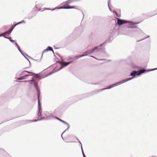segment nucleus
<instances>
[{
  "label": "nucleus",
  "mask_w": 157,
  "mask_h": 157,
  "mask_svg": "<svg viewBox=\"0 0 157 157\" xmlns=\"http://www.w3.org/2000/svg\"><path fill=\"white\" fill-rule=\"evenodd\" d=\"M29 83V84H31L33 83V85L35 88L36 90L37 91V95L38 98V112L37 114L38 118H39V117H40L41 115L42 110L41 108V105L40 103V101L39 98L40 95V91L38 86V82L35 81L34 80V78L33 77L30 80L28 81Z\"/></svg>",
  "instance_id": "obj_1"
},
{
  "label": "nucleus",
  "mask_w": 157,
  "mask_h": 157,
  "mask_svg": "<svg viewBox=\"0 0 157 157\" xmlns=\"http://www.w3.org/2000/svg\"><path fill=\"white\" fill-rule=\"evenodd\" d=\"M146 71V69L143 68L139 70L136 71H133L130 74V75L132 77V78L135 77L136 76H139L141 74L144 73Z\"/></svg>",
  "instance_id": "obj_2"
},
{
  "label": "nucleus",
  "mask_w": 157,
  "mask_h": 157,
  "mask_svg": "<svg viewBox=\"0 0 157 157\" xmlns=\"http://www.w3.org/2000/svg\"><path fill=\"white\" fill-rule=\"evenodd\" d=\"M105 42L100 44V45L99 46H96L94 47L91 50L87 51L88 54H91L94 52L100 51V50L101 49L100 47L103 45L105 44Z\"/></svg>",
  "instance_id": "obj_3"
},
{
  "label": "nucleus",
  "mask_w": 157,
  "mask_h": 157,
  "mask_svg": "<svg viewBox=\"0 0 157 157\" xmlns=\"http://www.w3.org/2000/svg\"><path fill=\"white\" fill-rule=\"evenodd\" d=\"M132 78H128L125 79H124V80H122V81H120L118 82H117L116 83H115L113 84H112V86H113V87L114 86H115L117 85L123 83L125 82L128 81L130 80H132Z\"/></svg>",
  "instance_id": "obj_4"
},
{
  "label": "nucleus",
  "mask_w": 157,
  "mask_h": 157,
  "mask_svg": "<svg viewBox=\"0 0 157 157\" xmlns=\"http://www.w3.org/2000/svg\"><path fill=\"white\" fill-rule=\"evenodd\" d=\"M127 23H129L128 25H126L127 28L130 29H136L137 27L135 25L137 24V23H135L133 22H131L128 21Z\"/></svg>",
  "instance_id": "obj_5"
},
{
  "label": "nucleus",
  "mask_w": 157,
  "mask_h": 157,
  "mask_svg": "<svg viewBox=\"0 0 157 157\" xmlns=\"http://www.w3.org/2000/svg\"><path fill=\"white\" fill-rule=\"evenodd\" d=\"M117 24L119 25L120 26L124 24L127 23L128 21L124 20L122 19L119 18H117Z\"/></svg>",
  "instance_id": "obj_6"
},
{
  "label": "nucleus",
  "mask_w": 157,
  "mask_h": 157,
  "mask_svg": "<svg viewBox=\"0 0 157 157\" xmlns=\"http://www.w3.org/2000/svg\"><path fill=\"white\" fill-rule=\"evenodd\" d=\"M78 0H67L65 2V3L64 5L62 6L64 7H67L68 6H69L68 5V4L72 3L74 2L78 1Z\"/></svg>",
  "instance_id": "obj_7"
},
{
  "label": "nucleus",
  "mask_w": 157,
  "mask_h": 157,
  "mask_svg": "<svg viewBox=\"0 0 157 157\" xmlns=\"http://www.w3.org/2000/svg\"><path fill=\"white\" fill-rule=\"evenodd\" d=\"M56 119L57 120H58L59 121H60L61 122H62V123H63L67 125V128L63 132V133H64L65 132V131H66L69 128V124L67 123V122H65V121L57 117H56Z\"/></svg>",
  "instance_id": "obj_8"
},
{
  "label": "nucleus",
  "mask_w": 157,
  "mask_h": 157,
  "mask_svg": "<svg viewBox=\"0 0 157 157\" xmlns=\"http://www.w3.org/2000/svg\"><path fill=\"white\" fill-rule=\"evenodd\" d=\"M52 51V52L53 53H54V51H53L52 48V47H51L50 46H48L46 49L44 50L43 52H42V54L41 57H42L43 54L44 52H47V51Z\"/></svg>",
  "instance_id": "obj_9"
},
{
  "label": "nucleus",
  "mask_w": 157,
  "mask_h": 157,
  "mask_svg": "<svg viewBox=\"0 0 157 157\" xmlns=\"http://www.w3.org/2000/svg\"><path fill=\"white\" fill-rule=\"evenodd\" d=\"M75 6H68L67 7L62 6L60 7L59 8H57V9H75Z\"/></svg>",
  "instance_id": "obj_10"
},
{
  "label": "nucleus",
  "mask_w": 157,
  "mask_h": 157,
  "mask_svg": "<svg viewBox=\"0 0 157 157\" xmlns=\"http://www.w3.org/2000/svg\"><path fill=\"white\" fill-rule=\"evenodd\" d=\"M0 153L2 154L5 156L10 157L9 155L3 149L0 148Z\"/></svg>",
  "instance_id": "obj_11"
},
{
  "label": "nucleus",
  "mask_w": 157,
  "mask_h": 157,
  "mask_svg": "<svg viewBox=\"0 0 157 157\" xmlns=\"http://www.w3.org/2000/svg\"><path fill=\"white\" fill-rule=\"evenodd\" d=\"M28 75V74L26 75H25L23 76L21 78H17V79L18 80H22L23 79H25L26 78V77L30 75Z\"/></svg>",
  "instance_id": "obj_12"
},
{
  "label": "nucleus",
  "mask_w": 157,
  "mask_h": 157,
  "mask_svg": "<svg viewBox=\"0 0 157 157\" xmlns=\"http://www.w3.org/2000/svg\"><path fill=\"white\" fill-rule=\"evenodd\" d=\"M24 72H27L29 74H30L29 75H34L35 74L34 73H33V72H29V71H25V70H24V71H23L21 73L20 76H21V75H24Z\"/></svg>",
  "instance_id": "obj_13"
},
{
  "label": "nucleus",
  "mask_w": 157,
  "mask_h": 157,
  "mask_svg": "<svg viewBox=\"0 0 157 157\" xmlns=\"http://www.w3.org/2000/svg\"><path fill=\"white\" fill-rule=\"evenodd\" d=\"M10 30V28L8 30L4 32V35H7V34L10 35L12 31V30Z\"/></svg>",
  "instance_id": "obj_14"
},
{
  "label": "nucleus",
  "mask_w": 157,
  "mask_h": 157,
  "mask_svg": "<svg viewBox=\"0 0 157 157\" xmlns=\"http://www.w3.org/2000/svg\"><path fill=\"white\" fill-rule=\"evenodd\" d=\"M43 119V118H40L38 120H28L27 121V123H29L31 122H36L38 121L41 120Z\"/></svg>",
  "instance_id": "obj_15"
},
{
  "label": "nucleus",
  "mask_w": 157,
  "mask_h": 157,
  "mask_svg": "<svg viewBox=\"0 0 157 157\" xmlns=\"http://www.w3.org/2000/svg\"><path fill=\"white\" fill-rule=\"evenodd\" d=\"M15 45L17 46V48L18 49V51H19V52L21 53L22 54V55H23V52H22V51H21V50L20 49V47L17 44V43H15Z\"/></svg>",
  "instance_id": "obj_16"
},
{
  "label": "nucleus",
  "mask_w": 157,
  "mask_h": 157,
  "mask_svg": "<svg viewBox=\"0 0 157 157\" xmlns=\"http://www.w3.org/2000/svg\"><path fill=\"white\" fill-rule=\"evenodd\" d=\"M5 38L6 39H7L9 40L11 42H15V40H12L11 37L10 36H9V37H7L6 36H5Z\"/></svg>",
  "instance_id": "obj_17"
},
{
  "label": "nucleus",
  "mask_w": 157,
  "mask_h": 157,
  "mask_svg": "<svg viewBox=\"0 0 157 157\" xmlns=\"http://www.w3.org/2000/svg\"><path fill=\"white\" fill-rule=\"evenodd\" d=\"M72 62V61H70L68 62H65L64 63V67H65L71 64Z\"/></svg>",
  "instance_id": "obj_18"
},
{
  "label": "nucleus",
  "mask_w": 157,
  "mask_h": 157,
  "mask_svg": "<svg viewBox=\"0 0 157 157\" xmlns=\"http://www.w3.org/2000/svg\"><path fill=\"white\" fill-rule=\"evenodd\" d=\"M17 24H14L13 25H12V26H11V27L10 28V30H12L13 31V29L16 26H17Z\"/></svg>",
  "instance_id": "obj_19"
},
{
  "label": "nucleus",
  "mask_w": 157,
  "mask_h": 157,
  "mask_svg": "<svg viewBox=\"0 0 157 157\" xmlns=\"http://www.w3.org/2000/svg\"><path fill=\"white\" fill-rule=\"evenodd\" d=\"M112 87H113L112 86V85H110L107 88H104V89H102L101 90H105L107 89H111V88H112Z\"/></svg>",
  "instance_id": "obj_20"
},
{
  "label": "nucleus",
  "mask_w": 157,
  "mask_h": 157,
  "mask_svg": "<svg viewBox=\"0 0 157 157\" xmlns=\"http://www.w3.org/2000/svg\"><path fill=\"white\" fill-rule=\"evenodd\" d=\"M25 23V20H22V21H20V22H17V25H18L20 24H21V23Z\"/></svg>",
  "instance_id": "obj_21"
},
{
  "label": "nucleus",
  "mask_w": 157,
  "mask_h": 157,
  "mask_svg": "<svg viewBox=\"0 0 157 157\" xmlns=\"http://www.w3.org/2000/svg\"><path fill=\"white\" fill-rule=\"evenodd\" d=\"M113 13H115L116 14V16L117 17H120V15H118L117 13V12L115 10H113Z\"/></svg>",
  "instance_id": "obj_22"
},
{
  "label": "nucleus",
  "mask_w": 157,
  "mask_h": 157,
  "mask_svg": "<svg viewBox=\"0 0 157 157\" xmlns=\"http://www.w3.org/2000/svg\"><path fill=\"white\" fill-rule=\"evenodd\" d=\"M81 151H82V155L83 156V157H86L84 153V152H83V149H82H82H81Z\"/></svg>",
  "instance_id": "obj_23"
},
{
  "label": "nucleus",
  "mask_w": 157,
  "mask_h": 157,
  "mask_svg": "<svg viewBox=\"0 0 157 157\" xmlns=\"http://www.w3.org/2000/svg\"><path fill=\"white\" fill-rule=\"evenodd\" d=\"M25 57V58L29 61V64L30 65L31 64V63H30V62L29 61V59L26 57L25 55H24V54H23V55H22Z\"/></svg>",
  "instance_id": "obj_24"
},
{
  "label": "nucleus",
  "mask_w": 157,
  "mask_h": 157,
  "mask_svg": "<svg viewBox=\"0 0 157 157\" xmlns=\"http://www.w3.org/2000/svg\"><path fill=\"white\" fill-rule=\"evenodd\" d=\"M88 55V54L87 51H85L84 52V54H83V55H84V56H87V55Z\"/></svg>",
  "instance_id": "obj_25"
},
{
  "label": "nucleus",
  "mask_w": 157,
  "mask_h": 157,
  "mask_svg": "<svg viewBox=\"0 0 157 157\" xmlns=\"http://www.w3.org/2000/svg\"><path fill=\"white\" fill-rule=\"evenodd\" d=\"M75 138L77 139L78 141L79 142V143H80V146H81V149H82V144L81 142H80V141L76 137Z\"/></svg>",
  "instance_id": "obj_26"
},
{
  "label": "nucleus",
  "mask_w": 157,
  "mask_h": 157,
  "mask_svg": "<svg viewBox=\"0 0 157 157\" xmlns=\"http://www.w3.org/2000/svg\"><path fill=\"white\" fill-rule=\"evenodd\" d=\"M147 38V36H146L144 38L141 39V40H137V42H139V41H140L141 40H143L144 39H146Z\"/></svg>",
  "instance_id": "obj_27"
},
{
  "label": "nucleus",
  "mask_w": 157,
  "mask_h": 157,
  "mask_svg": "<svg viewBox=\"0 0 157 157\" xmlns=\"http://www.w3.org/2000/svg\"><path fill=\"white\" fill-rule=\"evenodd\" d=\"M4 35V33H0V36H3L5 38V36H6L4 35Z\"/></svg>",
  "instance_id": "obj_28"
},
{
  "label": "nucleus",
  "mask_w": 157,
  "mask_h": 157,
  "mask_svg": "<svg viewBox=\"0 0 157 157\" xmlns=\"http://www.w3.org/2000/svg\"><path fill=\"white\" fill-rule=\"evenodd\" d=\"M80 29H81L82 28H81V27H78L77 28H76L75 29V30L76 31H77L78 30H79Z\"/></svg>",
  "instance_id": "obj_29"
},
{
  "label": "nucleus",
  "mask_w": 157,
  "mask_h": 157,
  "mask_svg": "<svg viewBox=\"0 0 157 157\" xmlns=\"http://www.w3.org/2000/svg\"><path fill=\"white\" fill-rule=\"evenodd\" d=\"M28 82V81H19V82Z\"/></svg>",
  "instance_id": "obj_30"
},
{
  "label": "nucleus",
  "mask_w": 157,
  "mask_h": 157,
  "mask_svg": "<svg viewBox=\"0 0 157 157\" xmlns=\"http://www.w3.org/2000/svg\"><path fill=\"white\" fill-rule=\"evenodd\" d=\"M34 78H38V79H40V76H35L34 77Z\"/></svg>",
  "instance_id": "obj_31"
},
{
  "label": "nucleus",
  "mask_w": 157,
  "mask_h": 157,
  "mask_svg": "<svg viewBox=\"0 0 157 157\" xmlns=\"http://www.w3.org/2000/svg\"><path fill=\"white\" fill-rule=\"evenodd\" d=\"M33 16H32V17H30V16H29L28 17V18L30 20L31 19H32L33 18Z\"/></svg>",
  "instance_id": "obj_32"
},
{
  "label": "nucleus",
  "mask_w": 157,
  "mask_h": 157,
  "mask_svg": "<svg viewBox=\"0 0 157 157\" xmlns=\"http://www.w3.org/2000/svg\"><path fill=\"white\" fill-rule=\"evenodd\" d=\"M63 67H64V66H61L60 67L58 70V71L60 70L61 69H62Z\"/></svg>",
  "instance_id": "obj_33"
},
{
  "label": "nucleus",
  "mask_w": 157,
  "mask_h": 157,
  "mask_svg": "<svg viewBox=\"0 0 157 157\" xmlns=\"http://www.w3.org/2000/svg\"><path fill=\"white\" fill-rule=\"evenodd\" d=\"M110 3H111V0H108V3L109 5L110 4Z\"/></svg>",
  "instance_id": "obj_34"
},
{
  "label": "nucleus",
  "mask_w": 157,
  "mask_h": 157,
  "mask_svg": "<svg viewBox=\"0 0 157 157\" xmlns=\"http://www.w3.org/2000/svg\"><path fill=\"white\" fill-rule=\"evenodd\" d=\"M75 59H78V58H79L78 56H75Z\"/></svg>",
  "instance_id": "obj_35"
},
{
  "label": "nucleus",
  "mask_w": 157,
  "mask_h": 157,
  "mask_svg": "<svg viewBox=\"0 0 157 157\" xmlns=\"http://www.w3.org/2000/svg\"><path fill=\"white\" fill-rule=\"evenodd\" d=\"M79 56V58H81V57H82L84 56V55H83H83H82L79 56Z\"/></svg>",
  "instance_id": "obj_36"
},
{
  "label": "nucleus",
  "mask_w": 157,
  "mask_h": 157,
  "mask_svg": "<svg viewBox=\"0 0 157 157\" xmlns=\"http://www.w3.org/2000/svg\"><path fill=\"white\" fill-rule=\"evenodd\" d=\"M109 5L108 4V7H109V10H110V11H112V10H111V9L110 8V7L109 6Z\"/></svg>",
  "instance_id": "obj_37"
},
{
  "label": "nucleus",
  "mask_w": 157,
  "mask_h": 157,
  "mask_svg": "<svg viewBox=\"0 0 157 157\" xmlns=\"http://www.w3.org/2000/svg\"><path fill=\"white\" fill-rule=\"evenodd\" d=\"M90 57H92L96 59H97L96 58H95L94 56H90Z\"/></svg>",
  "instance_id": "obj_38"
},
{
  "label": "nucleus",
  "mask_w": 157,
  "mask_h": 157,
  "mask_svg": "<svg viewBox=\"0 0 157 157\" xmlns=\"http://www.w3.org/2000/svg\"><path fill=\"white\" fill-rule=\"evenodd\" d=\"M155 69H152V70H148L147 71L148 72V71H152V70H155Z\"/></svg>",
  "instance_id": "obj_39"
},
{
  "label": "nucleus",
  "mask_w": 157,
  "mask_h": 157,
  "mask_svg": "<svg viewBox=\"0 0 157 157\" xmlns=\"http://www.w3.org/2000/svg\"><path fill=\"white\" fill-rule=\"evenodd\" d=\"M57 8H55V9H52V10L51 9L50 10H52V11H53V10H55V9H57Z\"/></svg>",
  "instance_id": "obj_40"
},
{
  "label": "nucleus",
  "mask_w": 157,
  "mask_h": 157,
  "mask_svg": "<svg viewBox=\"0 0 157 157\" xmlns=\"http://www.w3.org/2000/svg\"><path fill=\"white\" fill-rule=\"evenodd\" d=\"M63 133H62V134H61V137H62V139L63 140V137L62 134H63Z\"/></svg>",
  "instance_id": "obj_41"
},
{
  "label": "nucleus",
  "mask_w": 157,
  "mask_h": 157,
  "mask_svg": "<svg viewBox=\"0 0 157 157\" xmlns=\"http://www.w3.org/2000/svg\"><path fill=\"white\" fill-rule=\"evenodd\" d=\"M25 56H28L29 58H31L29 56H28L26 54V53L25 54Z\"/></svg>",
  "instance_id": "obj_42"
},
{
  "label": "nucleus",
  "mask_w": 157,
  "mask_h": 157,
  "mask_svg": "<svg viewBox=\"0 0 157 157\" xmlns=\"http://www.w3.org/2000/svg\"><path fill=\"white\" fill-rule=\"evenodd\" d=\"M31 59H32L33 60H35V61H37V60H36V59H32V58H31Z\"/></svg>",
  "instance_id": "obj_43"
},
{
  "label": "nucleus",
  "mask_w": 157,
  "mask_h": 157,
  "mask_svg": "<svg viewBox=\"0 0 157 157\" xmlns=\"http://www.w3.org/2000/svg\"><path fill=\"white\" fill-rule=\"evenodd\" d=\"M82 14H83V17H84V13H83V12H82Z\"/></svg>",
  "instance_id": "obj_44"
},
{
  "label": "nucleus",
  "mask_w": 157,
  "mask_h": 157,
  "mask_svg": "<svg viewBox=\"0 0 157 157\" xmlns=\"http://www.w3.org/2000/svg\"><path fill=\"white\" fill-rule=\"evenodd\" d=\"M47 10H51V9H47Z\"/></svg>",
  "instance_id": "obj_45"
},
{
  "label": "nucleus",
  "mask_w": 157,
  "mask_h": 157,
  "mask_svg": "<svg viewBox=\"0 0 157 157\" xmlns=\"http://www.w3.org/2000/svg\"><path fill=\"white\" fill-rule=\"evenodd\" d=\"M140 68L139 67H138L137 68V69H139Z\"/></svg>",
  "instance_id": "obj_46"
},
{
  "label": "nucleus",
  "mask_w": 157,
  "mask_h": 157,
  "mask_svg": "<svg viewBox=\"0 0 157 157\" xmlns=\"http://www.w3.org/2000/svg\"><path fill=\"white\" fill-rule=\"evenodd\" d=\"M36 6H37V5H36V6H35V7L36 8H37V7Z\"/></svg>",
  "instance_id": "obj_47"
},
{
  "label": "nucleus",
  "mask_w": 157,
  "mask_h": 157,
  "mask_svg": "<svg viewBox=\"0 0 157 157\" xmlns=\"http://www.w3.org/2000/svg\"><path fill=\"white\" fill-rule=\"evenodd\" d=\"M27 68V67H25V68H24V69H26V68Z\"/></svg>",
  "instance_id": "obj_48"
},
{
  "label": "nucleus",
  "mask_w": 157,
  "mask_h": 157,
  "mask_svg": "<svg viewBox=\"0 0 157 157\" xmlns=\"http://www.w3.org/2000/svg\"><path fill=\"white\" fill-rule=\"evenodd\" d=\"M0 157H2L0 156Z\"/></svg>",
  "instance_id": "obj_49"
}]
</instances>
